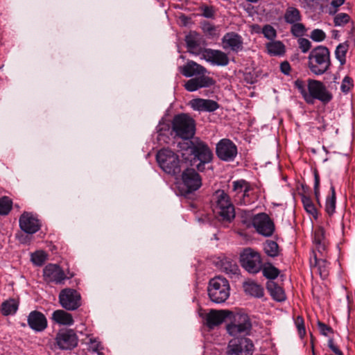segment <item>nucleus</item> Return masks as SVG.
Segmentation results:
<instances>
[{"instance_id": "0e129e2a", "label": "nucleus", "mask_w": 355, "mask_h": 355, "mask_svg": "<svg viewBox=\"0 0 355 355\" xmlns=\"http://www.w3.org/2000/svg\"><path fill=\"white\" fill-rule=\"evenodd\" d=\"M311 343H313V340H311ZM312 348H313L312 352L314 354V349H313V345H312Z\"/></svg>"}, {"instance_id": "052dcab7", "label": "nucleus", "mask_w": 355, "mask_h": 355, "mask_svg": "<svg viewBox=\"0 0 355 355\" xmlns=\"http://www.w3.org/2000/svg\"><path fill=\"white\" fill-rule=\"evenodd\" d=\"M314 1L315 0H300L302 4H303L304 7H311L313 5Z\"/></svg>"}, {"instance_id": "bf43d9fd", "label": "nucleus", "mask_w": 355, "mask_h": 355, "mask_svg": "<svg viewBox=\"0 0 355 355\" xmlns=\"http://www.w3.org/2000/svg\"><path fill=\"white\" fill-rule=\"evenodd\" d=\"M345 2V0H332L331 5L336 8V9L343 5Z\"/></svg>"}, {"instance_id": "680f3d73", "label": "nucleus", "mask_w": 355, "mask_h": 355, "mask_svg": "<svg viewBox=\"0 0 355 355\" xmlns=\"http://www.w3.org/2000/svg\"><path fill=\"white\" fill-rule=\"evenodd\" d=\"M336 80H337V77H336V76H335V77H334V83H336Z\"/></svg>"}, {"instance_id": "c85d7f7f", "label": "nucleus", "mask_w": 355, "mask_h": 355, "mask_svg": "<svg viewBox=\"0 0 355 355\" xmlns=\"http://www.w3.org/2000/svg\"><path fill=\"white\" fill-rule=\"evenodd\" d=\"M302 16L300 11L294 6H288L284 14V19L286 24H292L301 21Z\"/></svg>"}, {"instance_id": "bb28decb", "label": "nucleus", "mask_w": 355, "mask_h": 355, "mask_svg": "<svg viewBox=\"0 0 355 355\" xmlns=\"http://www.w3.org/2000/svg\"><path fill=\"white\" fill-rule=\"evenodd\" d=\"M221 270L230 277H238L240 274V269L235 261L229 258L221 260Z\"/></svg>"}, {"instance_id": "dca6fc26", "label": "nucleus", "mask_w": 355, "mask_h": 355, "mask_svg": "<svg viewBox=\"0 0 355 355\" xmlns=\"http://www.w3.org/2000/svg\"><path fill=\"white\" fill-rule=\"evenodd\" d=\"M182 180L187 193L198 190L202 185V180L198 173L191 168H187L182 173Z\"/></svg>"}, {"instance_id": "aec40b11", "label": "nucleus", "mask_w": 355, "mask_h": 355, "mask_svg": "<svg viewBox=\"0 0 355 355\" xmlns=\"http://www.w3.org/2000/svg\"><path fill=\"white\" fill-rule=\"evenodd\" d=\"M202 57L206 61L218 66H226L229 63L227 55L220 50L205 49L202 51Z\"/></svg>"}, {"instance_id": "3c124183", "label": "nucleus", "mask_w": 355, "mask_h": 355, "mask_svg": "<svg viewBox=\"0 0 355 355\" xmlns=\"http://www.w3.org/2000/svg\"><path fill=\"white\" fill-rule=\"evenodd\" d=\"M314 195L318 204L320 205V175L317 171H314Z\"/></svg>"}, {"instance_id": "79ce46f5", "label": "nucleus", "mask_w": 355, "mask_h": 355, "mask_svg": "<svg viewBox=\"0 0 355 355\" xmlns=\"http://www.w3.org/2000/svg\"><path fill=\"white\" fill-rule=\"evenodd\" d=\"M47 259V254L42 250H38L31 254V261L36 266H42Z\"/></svg>"}, {"instance_id": "b1692460", "label": "nucleus", "mask_w": 355, "mask_h": 355, "mask_svg": "<svg viewBox=\"0 0 355 355\" xmlns=\"http://www.w3.org/2000/svg\"><path fill=\"white\" fill-rule=\"evenodd\" d=\"M180 71L185 77H192L194 76H205L207 70L203 66L191 60L181 67Z\"/></svg>"}, {"instance_id": "473e14b6", "label": "nucleus", "mask_w": 355, "mask_h": 355, "mask_svg": "<svg viewBox=\"0 0 355 355\" xmlns=\"http://www.w3.org/2000/svg\"><path fill=\"white\" fill-rule=\"evenodd\" d=\"M19 303L15 299H10L3 302L1 304V311L4 315L15 313L18 309Z\"/></svg>"}, {"instance_id": "9d476101", "label": "nucleus", "mask_w": 355, "mask_h": 355, "mask_svg": "<svg viewBox=\"0 0 355 355\" xmlns=\"http://www.w3.org/2000/svg\"><path fill=\"white\" fill-rule=\"evenodd\" d=\"M254 345L250 338L246 337L232 339L227 348V355H252Z\"/></svg>"}, {"instance_id": "393cba45", "label": "nucleus", "mask_w": 355, "mask_h": 355, "mask_svg": "<svg viewBox=\"0 0 355 355\" xmlns=\"http://www.w3.org/2000/svg\"><path fill=\"white\" fill-rule=\"evenodd\" d=\"M52 320L57 324L64 326H71L74 320L72 315L64 310H56L52 314Z\"/></svg>"}, {"instance_id": "de8ad7c7", "label": "nucleus", "mask_w": 355, "mask_h": 355, "mask_svg": "<svg viewBox=\"0 0 355 355\" xmlns=\"http://www.w3.org/2000/svg\"><path fill=\"white\" fill-rule=\"evenodd\" d=\"M350 19L349 16L346 13H338L334 19V23L336 26H344L347 24Z\"/></svg>"}, {"instance_id": "ea45409f", "label": "nucleus", "mask_w": 355, "mask_h": 355, "mask_svg": "<svg viewBox=\"0 0 355 355\" xmlns=\"http://www.w3.org/2000/svg\"><path fill=\"white\" fill-rule=\"evenodd\" d=\"M12 206V201L8 196L0 198V214L7 215L10 211Z\"/></svg>"}, {"instance_id": "f03ea898", "label": "nucleus", "mask_w": 355, "mask_h": 355, "mask_svg": "<svg viewBox=\"0 0 355 355\" xmlns=\"http://www.w3.org/2000/svg\"><path fill=\"white\" fill-rule=\"evenodd\" d=\"M187 150L189 151V155L192 156L190 159L191 165L195 166L199 171H203L205 164L213 161L212 150L207 143L199 137H195L189 141Z\"/></svg>"}, {"instance_id": "e2e57ef3", "label": "nucleus", "mask_w": 355, "mask_h": 355, "mask_svg": "<svg viewBox=\"0 0 355 355\" xmlns=\"http://www.w3.org/2000/svg\"><path fill=\"white\" fill-rule=\"evenodd\" d=\"M98 344L96 345V347L94 349V351H97L98 350Z\"/></svg>"}, {"instance_id": "2f4dec72", "label": "nucleus", "mask_w": 355, "mask_h": 355, "mask_svg": "<svg viewBox=\"0 0 355 355\" xmlns=\"http://www.w3.org/2000/svg\"><path fill=\"white\" fill-rule=\"evenodd\" d=\"M313 242L320 252L326 250L327 243L324 237V231L322 228H319L315 231Z\"/></svg>"}, {"instance_id": "c9c22d12", "label": "nucleus", "mask_w": 355, "mask_h": 355, "mask_svg": "<svg viewBox=\"0 0 355 355\" xmlns=\"http://www.w3.org/2000/svg\"><path fill=\"white\" fill-rule=\"evenodd\" d=\"M268 53L273 55H280L284 53L285 46L280 41H275L267 44Z\"/></svg>"}, {"instance_id": "4c0bfd02", "label": "nucleus", "mask_w": 355, "mask_h": 355, "mask_svg": "<svg viewBox=\"0 0 355 355\" xmlns=\"http://www.w3.org/2000/svg\"><path fill=\"white\" fill-rule=\"evenodd\" d=\"M250 184V183L249 182L243 179L234 181L232 182V191L235 192L236 196H241L244 191H246ZM248 191V190H247V191Z\"/></svg>"}, {"instance_id": "a211bd4d", "label": "nucleus", "mask_w": 355, "mask_h": 355, "mask_svg": "<svg viewBox=\"0 0 355 355\" xmlns=\"http://www.w3.org/2000/svg\"><path fill=\"white\" fill-rule=\"evenodd\" d=\"M232 314V312L228 310L211 309L205 315V324L209 329H214L216 327L221 324L225 318Z\"/></svg>"}, {"instance_id": "f3484780", "label": "nucleus", "mask_w": 355, "mask_h": 355, "mask_svg": "<svg viewBox=\"0 0 355 355\" xmlns=\"http://www.w3.org/2000/svg\"><path fill=\"white\" fill-rule=\"evenodd\" d=\"M56 343L62 349H71L78 345V337L71 329L60 331L56 335Z\"/></svg>"}, {"instance_id": "39448f33", "label": "nucleus", "mask_w": 355, "mask_h": 355, "mask_svg": "<svg viewBox=\"0 0 355 355\" xmlns=\"http://www.w3.org/2000/svg\"><path fill=\"white\" fill-rule=\"evenodd\" d=\"M172 130L176 137L191 139L196 133V122L187 114H178L172 121Z\"/></svg>"}, {"instance_id": "0eeeda50", "label": "nucleus", "mask_w": 355, "mask_h": 355, "mask_svg": "<svg viewBox=\"0 0 355 355\" xmlns=\"http://www.w3.org/2000/svg\"><path fill=\"white\" fill-rule=\"evenodd\" d=\"M230 286L229 282L220 276L210 279L207 288L210 300L217 304L225 302L230 296Z\"/></svg>"}, {"instance_id": "5fc2aeb1", "label": "nucleus", "mask_w": 355, "mask_h": 355, "mask_svg": "<svg viewBox=\"0 0 355 355\" xmlns=\"http://www.w3.org/2000/svg\"><path fill=\"white\" fill-rule=\"evenodd\" d=\"M297 42L299 48L304 53L308 52L311 48V43L308 39L300 37L297 40Z\"/></svg>"}, {"instance_id": "49530a36", "label": "nucleus", "mask_w": 355, "mask_h": 355, "mask_svg": "<svg viewBox=\"0 0 355 355\" xmlns=\"http://www.w3.org/2000/svg\"><path fill=\"white\" fill-rule=\"evenodd\" d=\"M354 83L351 77L346 76L341 83L340 89L343 93L348 94L349 91L353 88Z\"/></svg>"}, {"instance_id": "a19ab883", "label": "nucleus", "mask_w": 355, "mask_h": 355, "mask_svg": "<svg viewBox=\"0 0 355 355\" xmlns=\"http://www.w3.org/2000/svg\"><path fill=\"white\" fill-rule=\"evenodd\" d=\"M291 33L295 37H301L306 34V28L301 21L291 24Z\"/></svg>"}, {"instance_id": "cd10ccee", "label": "nucleus", "mask_w": 355, "mask_h": 355, "mask_svg": "<svg viewBox=\"0 0 355 355\" xmlns=\"http://www.w3.org/2000/svg\"><path fill=\"white\" fill-rule=\"evenodd\" d=\"M243 287L245 293L250 296L260 298L264 295L263 287L253 281L245 282Z\"/></svg>"}, {"instance_id": "6e6552de", "label": "nucleus", "mask_w": 355, "mask_h": 355, "mask_svg": "<svg viewBox=\"0 0 355 355\" xmlns=\"http://www.w3.org/2000/svg\"><path fill=\"white\" fill-rule=\"evenodd\" d=\"M232 321L226 327L227 331L232 336L239 338L250 335L252 322L250 317L245 313H232Z\"/></svg>"}, {"instance_id": "58836bf2", "label": "nucleus", "mask_w": 355, "mask_h": 355, "mask_svg": "<svg viewBox=\"0 0 355 355\" xmlns=\"http://www.w3.org/2000/svg\"><path fill=\"white\" fill-rule=\"evenodd\" d=\"M348 50V45L345 43L340 44L336 49V58L339 60L341 65L346 62V53Z\"/></svg>"}, {"instance_id": "1a4fd4ad", "label": "nucleus", "mask_w": 355, "mask_h": 355, "mask_svg": "<svg viewBox=\"0 0 355 355\" xmlns=\"http://www.w3.org/2000/svg\"><path fill=\"white\" fill-rule=\"evenodd\" d=\"M241 266L249 273L257 274L262 268V259L259 252L251 248H244L240 253Z\"/></svg>"}, {"instance_id": "c03bdc74", "label": "nucleus", "mask_w": 355, "mask_h": 355, "mask_svg": "<svg viewBox=\"0 0 355 355\" xmlns=\"http://www.w3.org/2000/svg\"><path fill=\"white\" fill-rule=\"evenodd\" d=\"M315 266L318 267V271L322 277H326L328 275V262L324 259H317L315 257Z\"/></svg>"}, {"instance_id": "9b49d317", "label": "nucleus", "mask_w": 355, "mask_h": 355, "mask_svg": "<svg viewBox=\"0 0 355 355\" xmlns=\"http://www.w3.org/2000/svg\"><path fill=\"white\" fill-rule=\"evenodd\" d=\"M59 302L67 311H74L81 306L80 294L73 288H64L59 294Z\"/></svg>"}, {"instance_id": "6ab92c4d", "label": "nucleus", "mask_w": 355, "mask_h": 355, "mask_svg": "<svg viewBox=\"0 0 355 355\" xmlns=\"http://www.w3.org/2000/svg\"><path fill=\"white\" fill-rule=\"evenodd\" d=\"M222 45L225 50L238 53L243 49V41L241 35L235 32H229L222 38Z\"/></svg>"}, {"instance_id": "f8f14e48", "label": "nucleus", "mask_w": 355, "mask_h": 355, "mask_svg": "<svg viewBox=\"0 0 355 355\" xmlns=\"http://www.w3.org/2000/svg\"><path fill=\"white\" fill-rule=\"evenodd\" d=\"M237 153V146L229 139H222L216 144V154L220 160L232 162Z\"/></svg>"}, {"instance_id": "f704fd0d", "label": "nucleus", "mask_w": 355, "mask_h": 355, "mask_svg": "<svg viewBox=\"0 0 355 355\" xmlns=\"http://www.w3.org/2000/svg\"><path fill=\"white\" fill-rule=\"evenodd\" d=\"M302 202L306 211L311 215L315 219L318 218V211L315 208L312 200L310 197L305 196L304 194L301 195Z\"/></svg>"}, {"instance_id": "13d9d810", "label": "nucleus", "mask_w": 355, "mask_h": 355, "mask_svg": "<svg viewBox=\"0 0 355 355\" xmlns=\"http://www.w3.org/2000/svg\"><path fill=\"white\" fill-rule=\"evenodd\" d=\"M291 65L288 62L284 61L281 63L280 70L284 74L288 75L291 72Z\"/></svg>"}, {"instance_id": "6e6d98bb", "label": "nucleus", "mask_w": 355, "mask_h": 355, "mask_svg": "<svg viewBox=\"0 0 355 355\" xmlns=\"http://www.w3.org/2000/svg\"><path fill=\"white\" fill-rule=\"evenodd\" d=\"M318 327L320 333L324 336H328V334L334 332L333 329L330 326H328L320 321L318 322Z\"/></svg>"}, {"instance_id": "603ef678", "label": "nucleus", "mask_w": 355, "mask_h": 355, "mask_svg": "<svg viewBox=\"0 0 355 355\" xmlns=\"http://www.w3.org/2000/svg\"><path fill=\"white\" fill-rule=\"evenodd\" d=\"M262 33L266 38L269 40H273L277 36V32L275 29L272 26L268 24L265 25L263 27Z\"/></svg>"}, {"instance_id": "8fccbe9b", "label": "nucleus", "mask_w": 355, "mask_h": 355, "mask_svg": "<svg viewBox=\"0 0 355 355\" xmlns=\"http://www.w3.org/2000/svg\"><path fill=\"white\" fill-rule=\"evenodd\" d=\"M202 29L205 34L209 36H214L216 35L217 27L210 22H204L202 24Z\"/></svg>"}, {"instance_id": "7ed1b4c3", "label": "nucleus", "mask_w": 355, "mask_h": 355, "mask_svg": "<svg viewBox=\"0 0 355 355\" xmlns=\"http://www.w3.org/2000/svg\"><path fill=\"white\" fill-rule=\"evenodd\" d=\"M331 64L330 52L324 46L314 48L308 57V67L311 73L316 76L325 73Z\"/></svg>"}, {"instance_id": "4468645a", "label": "nucleus", "mask_w": 355, "mask_h": 355, "mask_svg": "<svg viewBox=\"0 0 355 355\" xmlns=\"http://www.w3.org/2000/svg\"><path fill=\"white\" fill-rule=\"evenodd\" d=\"M43 278L47 284H63L67 277L60 266L49 263L43 269Z\"/></svg>"}, {"instance_id": "5701e85b", "label": "nucleus", "mask_w": 355, "mask_h": 355, "mask_svg": "<svg viewBox=\"0 0 355 355\" xmlns=\"http://www.w3.org/2000/svg\"><path fill=\"white\" fill-rule=\"evenodd\" d=\"M191 107L200 112H214L219 107L218 103L213 100L195 98L190 101Z\"/></svg>"}, {"instance_id": "4be33fe9", "label": "nucleus", "mask_w": 355, "mask_h": 355, "mask_svg": "<svg viewBox=\"0 0 355 355\" xmlns=\"http://www.w3.org/2000/svg\"><path fill=\"white\" fill-rule=\"evenodd\" d=\"M27 321L30 328L35 331H42L47 327V320L45 315L38 311H31Z\"/></svg>"}, {"instance_id": "72a5a7b5", "label": "nucleus", "mask_w": 355, "mask_h": 355, "mask_svg": "<svg viewBox=\"0 0 355 355\" xmlns=\"http://www.w3.org/2000/svg\"><path fill=\"white\" fill-rule=\"evenodd\" d=\"M261 270L266 278L272 280L277 278L279 274V270L270 263H265L264 264H262V268Z\"/></svg>"}, {"instance_id": "c756f323", "label": "nucleus", "mask_w": 355, "mask_h": 355, "mask_svg": "<svg viewBox=\"0 0 355 355\" xmlns=\"http://www.w3.org/2000/svg\"><path fill=\"white\" fill-rule=\"evenodd\" d=\"M248 187V189L247 190L248 191H244V193L240 196V205H251L258 199V195L254 191L255 185L250 184Z\"/></svg>"}, {"instance_id": "a878e982", "label": "nucleus", "mask_w": 355, "mask_h": 355, "mask_svg": "<svg viewBox=\"0 0 355 355\" xmlns=\"http://www.w3.org/2000/svg\"><path fill=\"white\" fill-rule=\"evenodd\" d=\"M266 288L275 300L277 302H283L286 300L284 291L275 282H268L266 284Z\"/></svg>"}, {"instance_id": "20e7f679", "label": "nucleus", "mask_w": 355, "mask_h": 355, "mask_svg": "<svg viewBox=\"0 0 355 355\" xmlns=\"http://www.w3.org/2000/svg\"><path fill=\"white\" fill-rule=\"evenodd\" d=\"M212 209L220 220L231 222L235 217L234 206L223 190H218L214 194Z\"/></svg>"}, {"instance_id": "2eb2a0df", "label": "nucleus", "mask_w": 355, "mask_h": 355, "mask_svg": "<svg viewBox=\"0 0 355 355\" xmlns=\"http://www.w3.org/2000/svg\"><path fill=\"white\" fill-rule=\"evenodd\" d=\"M19 227L26 234H33L40 230L41 222L31 212L24 211L19 217Z\"/></svg>"}, {"instance_id": "a18cd8bd", "label": "nucleus", "mask_w": 355, "mask_h": 355, "mask_svg": "<svg viewBox=\"0 0 355 355\" xmlns=\"http://www.w3.org/2000/svg\"><path fill=\"white\" fill-rule=\"evenodd\" d=\"M187 48L189 52L193 53L198 46V42L193 34H189L185 37Z\"/></svg>"}, {"instance_id": "e433bc0d", "label": "nucleus", "mask_w": 355, "mask_h": 355, "mask_svg": "<svg viewBox=\"0 0 355 355\" xmlns=\"http://www.w3.org/2000/svg\"><path fill=\"white\" fill-rule=\"evenodd\" d=\"M263 250L265 253L271 257H275L279 255V250L277 242L274 241H266L263 245Z\"/></svg>"}, {"instance_id": "864d4df0", "label": "nucleus", "mask_w": 355, "mask_h": 355, "mask_svg": "<svg viewBox=\"0 0 355 355\" xmlns=\"http://www.w3.org/2000/svg\"><path fill=\"white\" fill-rule=\"evenodd\" d=\"M311 38L315 42H322L326 38L325 33L321 29H314L311 33Z\"/></svg>"}, {"instance_id": "423d86ee", "label": "nucleus", "mask_w": 355, "mask_h": 355, "mask_svg": "<svg viewBox=\"0 0 355 355\" xmlns=\"http://www.w3.org/2000/svg\"><path fill=\"white\" fill-rule=\"evenodd\" d=\"M159 167L166 173L175 175L181 172L179 156L168 148L159 150L156 155Z\"/></svg>"}, {"instance_id": "7c9ffc66", "label": "nucleus", "mask_w": 355, "mask_h": 355, "mask_svg": "<svg viewBox=\"0 0 355 355\" xmlns=\"http://www.w3.org/2000/svg\"><path fill=\"white\" fill-rule=\"evenodd\" d=\"M330 191V194L326 198L325 211L329 216H331L335 213L336 202L335 187L332 184L331 185Z\"/></svg>"}, {"instance_id": "09e8293b", "label": "nucleus", "mask_w": 355, "mask_h": 355, "mask_svg": "<svg viewBox=\"0 0 355 355\" xmlns=\"http://www.w3.org/2000/svg\"><path fill=\"white\" fill-rule=\"evenodd\" d=\"M295 324L297 329V331L300 338H303L306 334L304 318L298 315L295 320Z\"/></svg>"}, {"instance_id": "ddd939ff", "label": "nucleus", "mask_w": 355, "mask_h": 355, "mask_svg": "<svg viewBox=\"0 0 355 355\" xmlns=\"http://www.w3.org/2000/svg\"><path fill=\"white\" fill-rule=\"evenodd\" d=\"M252 224L257 232L265 236H270L275 231V224L266 213H260L252 218Z\"/></svg>"}, {"instance_id": "f257e3e1", "label": "nucleus", "mask_w": 355, "mask_h": 355, "mask_svg": "<svg viewBox=\"0 0 355 355\" xmlns=\"http://www.w3.org/2000/svg\"><path fill=\"white\" fill-rule=\"evenodd\" d=\"M306 82L305 84L302 80L297 79L294 86L307 104L313 105L315 100H318L327 105L333 99V94L322 82L311 78H309Z\"/></svg>"}, {"instance_id": "412c9836", "label": "nucleus", "mask_w": 355, "mask_h": 355, "mask_svg": "<svg viewBox=\"0 0 355 355\" xmlns=\"http://www.w3.org/2000/svg\"><path fill=\"white\" fill-rule=\"evenodd\" d=\"M215 83V80L209 76H200L187 80L184 84V87L189 92H194L202 87H211Z\"/></svg>"}, {"instance_id": "37998d69", "label": "nucleus", "mask_w": 355, "mask_h": 355, "mask_svg": "<svg viewBox=\"0 0 355 355\" xmlns=\"http://www.w3.org/2000/svg\"><path fill=\"white\" fill-rule=\"evenodd\" d=\"M200 15L205 18L214 19L216 13V9L213 6L203 4L200 6Z\"/></svg>"}, {"instance_id": "4d7b16f0", "label": "nucleus", "mask_w": 355, "mask_h": 355, "mask_svg": "<svg viewBox=\"0 0 355 355\" xmlns=\"http://www.w3.org/2000/svg\"><path fill=\"white\" fill-rule=\"evenodd\" d=\"M328 347L336 354V355H343V352L339 349V348L334 344V340L330 338L328 340Z\"/></svg>"}]
</instances>
